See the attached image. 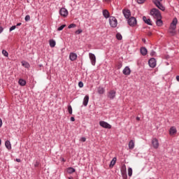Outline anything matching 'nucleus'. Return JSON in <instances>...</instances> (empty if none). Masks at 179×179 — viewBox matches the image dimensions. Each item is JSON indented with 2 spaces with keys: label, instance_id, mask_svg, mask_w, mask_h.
Returning <instances> with one entry per match:
<instances>
[{
  "label": "nucleus",
  "instance_id": "f257e3e1",
  "mask_svg": "<svg viewBox=\"0 0 179 179\" xmlns=\"http://www.w3.org/2000/svg\"><path fill=\"white\" fill-rule=\"evenodd\" d=\"M150 15L154 17V19H162V14L160 11L157 8H152L150 10Z\"/></svg>",
  "mask_w": 179,
  "mask_h": 179
},
{
  "label": "nucleus",
  "instance_id": "f03ea898",
  "mask_svg": "<svg viewBox=\"0 0 179 179\" xmlns=\"http://www.w3.org/2000/svg\"><path fill=\"white\" fill-rule=\"evenodd\" d=\"M162 1L163 0H152L153 3L157 6V8H159L160 10H165V8L163 6V4H162Z\"/></svg>",
  "mask_w": 179,
  "mask_h": 179
},
{
  "label": "nucleus",
  "instance_id": "7ed1b4c3",
  "mask_svg": "<svg viewBox=\"0 0 179 179\" xmlns=\"http://www.w3.org/2000/svg\"><path fill=\"white\" fill-rule=\"evenodd\" d=\"M109 23H110L111 27H117V24H118L117 18L115 17H110Z\"/></svg>",
  "mask_w": 179,
  "mask_h": 179
},
{
  "label": "nucleus",
  "instance_id": "20e7f679",
  "mask_svg": "<svg viewBox=\"0 0 179 179\" xmlns=\"http://www.w3.org/2000/svg\"><path fill=\"white\" fill-rule=\"evenodd\" d=\"M128 24H129L131 27H135L137 24L136 18L135 17H131L128 20Z\"/></svg>",
  "mask_w": 179,
  "mask_h": 179
},
{
  "label": "nucleus",
  "instance_id": "39448f33",
  "mask_svg": "<svg viewBox=\"0 0 179 179\" xmlns=\"http://www.w3.org/2000/svg\"><path fill=\"white\" fill-rule=\"evenodd\" d=\"M99 125L102 127V128H106V129H111V125L105 121H100Z\"/></svg>",
  "mask_w": 179,
  "mask_h": 179
},
{
  "label": "nucleus",
  "instance_id": "423d86ee",
  "mask_svg": "<svg viewBox=\"0 0 179 179\" xmlns=\"http://www.w3.org/2000/svg\"><path fill=\"white\" fill-rule=\"evenodd\" d=\"M89 58L91 61L92 65L94 66V65H96V55L93 53H89Z\"/></svg>",
  "mask_w": 179,
  "mask_h": 179
},
{
  "label": "nucleus",
  "instance_id": "0eeeda50",
  "mask_svg": "<svg viewBox=\"0 0 179 179\" xmlns=\"http://www.w3.org/2000/svg\"><path fill=\"white\" fill-rule=\"evenodd\" d=\"M59 15H61L63 17H66L68 16V10L65 8H62L59 10Z\"/></svg>",
  "mask_w": 179,
  "mask_h": 179
},
{
  "label": "nucleus",
  "instance_id": "6e6552de",
  "mask_svg": "<svg viewBox=\"0 0 179 179\" xmlns=\"http://www.w3.org/2000/svg\"><path fill=\"white\" fill-rule=\"evenodd\" d=\"M122 12L124 17L126 19H129V17L131 16V11L128 9H124Z\"/></svg>",
  "mask_w": 179,
  "mask_h": 179
},
{
  "label": "nucleus",
  "instance_id": "1a4fd4ad",
  "mask_svg": "<svg viewBox=\"0 0 179 179\" xmlns=\"http://www.w3.org/2000/svg\"><path fill=\"white\" fill-rule=\"evenodd\" d=\"M150 68H155L156 66V59L151 58L148 62Z\"/></svg>",
  "mask_w": 179,
  "mask_h": 179
},
{
  "label": "nucleus",
  "instance_id": "9d476101",
  "mask_svg": "<svg viewBox=\"0 0 179 179\" xmlns=\"http://www.w3.org/2000/svg\"><path fill=\"white\" fill-rule=\"evenodd\" d=\"M152 145L154 149H157L159 148V141L157 140V138L152 139Z\"/></svg>",
  "mask_w": 179,
  "mask_h": 179
},
{
  "label": "nucleus",
  "instance_id": "9b49d317",
  "mask_svg": "<svg viewBox=\"0 0 179 179\" xmlns=\"http://www.w3.org/2000/svg\"><path fill=\"white\" fill-rule=\"evenodd\" d=\"M176 134H177V129L176 127H171L169 129V135H171V136H174Z\"/></svg>",
  "mask_w": 179,
  "mask_h": 179
},
{
  "label": "nucleus",
  "instance_id": "f8f14e48",
  "mask_svg": "<svg viewBox=\"0 0 179 179\" xmlns=\"http://www.w3.org/2000/svg\"><path fill=\"white\" fill-rule=\"evenodd\" d=\"M176 29L174 26L170 27L169 29V33L171 34V36H176Z\"/></svg>",
  "mask_w": 179,
  "mask_h": 179
},
{
  "label": "nucleus",
  "instance_id": "ddd939ff",
  "mask_svg": "<svg viewBox=\"0 0 179 179\" xmlns=\"http://www.w3.org/2000/svg\"><path fill=\"white\" fill-rule=\"evenodd\" d=\"M143 20L146 23V24H149V26H152V21H150V18H148L146 17V16H143Z\"/></svg>",
  "mask_w": 179,
  "mask_h": 179
},
{
  "label": "nucleus",
  "instance_id": "4468645a",
  "mask_svg": "<svg viewBox=\"0 0 179 179\" xmlns=\"http://www.w3.org/2000/svg\"><path fill=\"white\" fill-rule=\"evenodd\" d=\"M123 74L127 76L131 75V69H129L128 66H126L123 69Z\"/></svg>",
  "mask_w": 179,
  "mask_h": 179
},
{
  "label": "nucleus",
  "instance_id": "2eb2a0df",
  "mask_svg": "<svg viewBox=\"0 0 179 179\" xmlns=\"http://www.w3.org/2000/svg\"><path fill=\"white\" fill-rule=\"evenodd\" d=\"M69 58L71 61H76V58H78V55L76 53L71 52L70 53Z\"/></svg>",
  "mask_w": 179,
  "mask_h": 179
},
{
  "label": "nucleus",
  "instance_id": "dca6fc26",
  "mask_svg": "<svg viewBox=\"0 0 179 179\" xmlns=\"http://www.w3.org/2000/svg\"><path fill=\"white\" fill-rule=\"evenodd\" d=\"M108 97L111 99H114V97H115V91L114 90L110 91L108 93Z\"/></svg>",
  "mask_w": 179,
  "mask_h": 179
},
{
  "label": "nucleus",
  "instance_id": "f3484780",
  "mask_svg": "<svg viewBox=\"0 0 179 179\" xmlns=\"http://www.w3.org/2000/svg\"><path fill=\"white\" fill-rule=\"evenodd\" d=\"M122 176L124 179L128 178V176H127V169L124 168V166H122Z\"/></svg>",
  "mask_w": 179,
  "mask_h": 179
},
{
  "label": "nucleus",
  "instance_id": "a211bd4d",
  "mask_svg": "<svg viewBox=\"0 0 179 179\" xmlns=\"http://www.w3.org/2000/svg\"><path fill=\"white\" fill-rule=\"evenodd\" d=\"M89 103V95H86L83 99V106L86 107Z\"/></svg>",
  "mask_w": 179,
  "mask_h": 179
},
{
  "label": "nucleus",
  "instance_id": "6ab92c4d",
  "mask_svg": "<svg viewBox=\"0 0 179 179\" xmlns=\"http://www.w3.org/2000/svg\"><path fill=\"white\" fill-rule=\"evenodd\" d=\"M134 148H135V141H134V140H131L129 142V148L131 149V150H132Z\"/></svg>",
  "mask_w": 179,
  "mask_h": 179
},
{
  "label": "nucleus",
  "instance_id": "aec40b11",
  "mask_svg": "<svg viewBox=\"0 0 179 179\" xmlns=\"http://www.w3.org/2000/svg\"><path fill=\"white\" fill-rule=\"evenodd\" d=\"M103 15L106 19H108V17H110V12H108L107 10H103Z\"/></svg>",
  "mask_w": 179,
  "mask_h": 179
},
{
  "label": "nucleus",
  "instance_id": "412c9836",
  "mask_svg": "<svg viewBox=\"0 0 179 179\" xmlns=\"http://www.w3.org/2000/svg\"><path fill=\"white\" fill-rule=\"evenodd\" d=\"M156 20H157L156 21L157 26H159V27L163 26V21L162 20V18H157Z\"/></svg>",
  "mask_w": 179,
  "mask_h": 179
},
{
  "label": "nucleus",
  "instance_id": "4be33fe9",
  "mask_svg": "<svg viewBox=\"0 0 179 179\" xmlns=\"http://www.w3.org/2000/svg\"><path fill=\"white\" fill-rule=\"evenodd\" d=\"M49 44H50V47H51L52 48H54V47H55L57 43H56L55 41H54L53 39H50V40L49 41Z\"/></svg>",
  "mask_w": 179,
  "mask_h": 179
},
{
  "label": "nucleus",
  "instance_id": "5701e85b",
  "mask_svg": "<svg viewBox=\"0 0 179 179\" xmlns=\"http://www.w3.org/2000/svg\"><path fill=\"white\" fill-rule=\"evenodd\" d=\"M97 92L99 94H104V92H106V90H104V88L99 87L97 88Z\"/></svg>",
  "mask_w": 179,
  "mask_h": 179
},
{
  "label": "nucleus",
  "instance_id": "b1692460",
  "mask_svg": "<svg viewBox=\"0 0 179 179\" xmlns=\"http://www.w3.org/2000/svg\"><path fill=\"white\" fill-rule=\"evenodd\" d=\"M177 22H178V20H177V18H174L172 21V22L171 23V25L170 27H175V28H177Z\"/></svg>",
  "mask_w": 179,
  "mask_h": 179
},
{
  "label": "nucleus",
  "instance_id": "393cba45",
  "mask_svg": "<svg viewBox=\"0 0 179 179\" xmlns=\"http://www.w3.org/2000/svg\"><path fill=\"white\" fill-rule=\"evenodd\" d=\"M5 146L8 149V150H10V149H12V145H10V141H6Z\"/></svg>",
  "mask_w": 179,
  "mask_h": 179
},
{
  "label": "nucleus",
  "instance_id": "a878e982",
  "mask_svg": "<svg viewBox=\"0 0 179 179\" xmlns=\"http://www.w3.org/2000/svg\"><path fill=\"white\" fill-rule=\"evenodd\" d=\"M141 52L142 55H146L148 54V49H146L145 48H141Z\"/></svg>",
  "mask_w": 179,
  "mask_h": 179
},
{
  "label": "nucleus",
  "instance_id": "bb28decb",
  "mask_svg": "<svg viewBox=\"0 0 179 179\" xmlns=\"http://www.w3.org/2000/svg\"><path fill=\"white\" fill-rule=\"evenodd\" d=\"M18 83L20 86H26V80L20 78L18 81Z\"/></svg>",
  "mask_w": 179,
  "mask_h": 179
},
{
  "label": "nucleus",
  "instance_id": "cd10ccee",
  "mask_svg": "<svg viewBox=\"0 0 179 179\" xmlns=\"http://www.w3.org/2000/svg\"><path fill=\"white\" fill-rule=\"evenodd\" d=\"M117 162V158L114 157L112 161L110 162V167H114L115 163Z\"/></svg>",
  "mask_w": 179,
  "mask_h": 179
},
{
  "label": "nucleus",
  "instance_id": "c85d7f7f",
  "mask_svg": "<svg viewBox=\"0 0 179 179\" xmlns=\"http://www.w3.org/2000/svg\"><path fill=\"white\" fill-rule=\"evenodd\" d=\"M67 173H69V174H72V173H75V169L72 167L67 169Z\"/></svg>",
  "mask_w": 179,
  "mask_h": 179
},
{
  "label": "nucleus",
  "instance_id": "c756f323",
  "mask_svg": "<svg viewBox=\"0 0 179 179\" xmlns=\"http://www.w3.org/2000/svg\"><path fill=\"white\" fill-rule=\"evenodd\" d=\"M22 66H24V68L30 67V64H29V63H27V62H22Z\"/></svg>",
  "mask_w": 179,
  "mask_h": 179
},
{
  "label": "nucleus",
  "instance_id": "7c9ffc66",
  "mask_svg": "<svg viewBox=\"0 0 179 179\" xmlns=\"http://www.w3.org/2000/svg\"><path fill=\"white\" fill-rule=\"evenodd\" d=\"M2 54L4 55V57H9V53H8V51L3 50H2Z\"/></svg>",
  "mask_w": 179,
  "mask_h": 179
},
{
  "label": "nucleus",
  "instance_id": "2f4dec72",
  "mask_svg": "<svg viewBox=\"0 0 179 179\" xmlns=\"http://www.w3.org/2000/svg\"><path fill=\"white\" fill-rule=\"evenodd\" d=\"M128 176L129 177H132V168L128 169Z\"/></svg>",
  "mask_w": 179,
  "mask_h": 179
},
{
  "label": "nucleus",
  "instance_id": "473e14b6",
  "mask_svg": "<svg viewBox=\"0 0 179 179\" xmlns=\"http://www.w3.org/2000/svg\"><path fill=\"white\" fill-rule=\"evenodd\" d=\"M64 27H66V24H63L62 25L61 27H59L58 29H57V31H61L62 30H64Z\"/></svg>",
  "mask_w": 179,
  "mask_h": 179
},
{
  "label": "nucleus",
  "instance_id": "72a5a7b5",
  "mask_svg": "<svg viewBox=\"0 0 179 179\" xmlns=\"http://www.w3.org/2000/svg\"><path fill=\"white\" fill-rule=\"evenodd\" d=\"M116 38L117 40H122V36L121 35V34H116Z\"/></svg>",
  "mask_w": 179,
  "mask_h": 179
},
{
  "label": "nucleus",
  "instance_id": "f704fd0d",
  "mask_svg": "<svg viewBox=\"0 0 179 179\" xmlns=\"http://www.w3.org/2000/svg\"><path fill=\"white\" fill-rule=\"evenodd\" d=\"M68 111L69 114H72V106L71 105L68 106Z\"/></svg>",
  "mask_w": 179,
  "mask_h": 179
},
{
  "label": "nucleus",
  "instance_id": "c9c22d12",
  "mask_svg": "<svg viewBox=\"0 0 179 179\" xmlns=\"http://www.w3.org/2000/svg\"><path fill=\"white\" fill-rule=\"evenodd\" d=\"M73 27H76V24H71L68 27L69 29H73Z\"/></svg>",
  "mask_w": 179,
  "mask_h": 179
},
{
  "label": "nucleus",
  "instance_id": "e433bc0d",
  "mask_svg": "<svg viewBox=\"0 0 179 179\" xmlns=\"http://www.w3.org/2000/svg\"><path fill=\"white\" fill-rule=\"evenodd\" d=\"M30 20V15H27L25 16V22H29Z\"/></svg>",
  "mask_w": 179,
  "mask_h": 179
},
{
  "label": "nucleus",
  "instance_id": "4c0bfd02",
  "mask_svg": "<svg viewBox=\"0 0 179 179\" xmlns=\"http://www.w3.org/2000/svg\"><path fill=\"white\" fill-rule=\"evenodd\" d=\"M15 29H16V25H13V26H12L10 28V31H13V30H15Z\"/></svg>",
  "mask_w": 179,
  "mask_h": 179
},
{
  "label": "nucleus",
  "instance_id": "58836bf2",
  "mask_svg": "<svg viewBox=\"0 0 179 179\" xmlns=\"http://www.w3.org/2000/svg\"><path fill=\"white\" fill-rule=\"evenodd\" d=\"M146 0H137L138 3H144Z\"/></svg>",
  "mask_w": 179,
  "mask_h": 179
},
{
  "label": "nucleus",
  "instance_id": "ea45409f",
  "mask_svg": "<svg viewBox=\"0 0 179 179\" xmlns=\"http://www.w3.org/2000/svg\"><path fill=\"white\" fill-rule=\"evenodd\" d=\"M80 142H86V138L82 137V138L80 139Z\"/></svg>",
  "mask_w": 179,
  "mask_h": 179
},
{
  "label": "nucleus",
  "instance_id": "a19ab883",
  "mask_svg": "<svg viewBox=\"0 0 179 179\" xmlns=\"http://www.w3.org/2000/svg\"><path fill=\"white\" fill-rule=\"evenodd\" d=\"M82 33V29H78L76 31V34H80Z\"/></svg>",
  "mask_w": 179,
  "mask_h": 179
},
{
  "label": "nucleus",
  "instance_id": "79ce46f5",
  "mask_svg": "<svg viewBox=\"0 0 179 179\" xmlns=\"http://www.w3.org/2000/svg\"><path fill=\"white\" fill-rule=\"evenodd\" d=\"M78 86H79V87H83V83L80 82V83H78Z\"/></svg>",
  "mask_w": 179,
  "mask_h": 179
},
{
  "label": "nucleus",
  "instance_id": "37998d69",
  "mask_svg": "<svg viewBox=\"0 0 179 179\" xmlns=\"http://www.w3.org/2000/svg\"><path fill=\"white\" fill-rule=\"evenodd\" d=\"M155 54H156V52L153 50L150 52V55H152V57H153V55H155Z\"/></svg>",
  "mask_w": 179,
  "mask_h": 179
},
{
  "label": "nucleus",
  "instance_id": "c03bdc74",
  "mask_svg": "<svg viewBox=\"0 0 179 179\" xmlns=\"http://www.w3.org/2000/svg\"><path fill=\"white\" fill-rule=\"evenodd\" d=\"M2 31H3V28L0 26V34L2 33Z\"/></svg>",
  "mask_w": 179,
  "mask_h": 179
},
{
  "label": "nucleus",
  "instance_id": "a18cd8bd",
  "mask_svg": "<svg viewBox=\"0 0 179 179\" xmlns=\"http://www.w3.org/2000/svg\"><path fill=\"white\" fill-rule=\"evenodd\" d=\"M2 127V119L0 118V128Z\"/></svg>",
  "mask_w": 179,
  "mask_h": 179
},
{
  "label": "nucleus",
  "instance_id": "49530a36",
  "mask_svg": "<svg viewBox=\"0 0 179 179\" xmlns=\"http://www.w3.org/2000/svg\"><path fill=\"white\" fill-rule=\"evenodd\" d=\"M71 121H72V122L75 121V117H71Z\"/></svg>",
  "mask_w": 179,
  "mask_h": 179
},
{
  "label": "nucleus",
  "instance_id": "de8ad7c7",
  "mask_svg": "<svg viewBox=\"0 0 179 179\" xmlns=\"http://www.w3.org/2000/svg\"><path fill=\"white\" fill-rule=\"evenodd\" d=\"M16 162H17L18 163H20L21 160L20 159H16Z\"/></svg>",
  "mask_w": 179,
  "mask_h": 179
},
{
  "label": "nucleus",
  "instance_id": "09e8293b",
  "mask_svg": "<svg viewBox=\"0 0 179 179\" xmlns=\"http://www.w3.org/2000/svg\"><path fill=\"white\" fill-rule=\"evenodd\" d=\"M148 36H152V32H150V31L148 32Z\"/></svg>",
  "mask_w": 179,
  "mask_h": 179
},
{
  "label": "nucleus",
  "instance_id": "8fccbe9b",
  "mask_svg": "<svg viewBox=\"0 0 179 179\" xmlns=\"http://www.w3.org/2000/svg\"><path fill=\"white\" fill-rule=\"evenodd\" d=\"M176 80H177L178 82H179V76H176Z\"/></svg>",
  "mask_w": 179,
  "mask_h": 179
},
{
  "label": "nucleus",
  "instance_id": "3c124183",
  "mask_svg": "<svg viewBox=\"0 0 179 179\" xmlns=\"http://www.w3.org/2000/svg\"><path fill=\"white\" fill-rule=\"evenodd\" d=\"M136 120H137V121H141V117H136Z\"/></svg>",
  "mask_w": 179,
  "mask_h": 179
},
{
  "label": "nucleus",
  "instance_id": "603ef678",
  "mask_svg": "<svg viewBox=\"0 0 179 179\" xmlns=\"http://www.w3.org/2000/svg\"><path fill=\"white\" fill-rule=\"evenodd\" d=\"M16 26H22V23L19 22V23L17 24Z\"/></svg>",
  "mask_w": 179,
  "mask_h": 179
},
{
  "label": "nucleus",
  "instance_id": "864d4df0",
  "mask_svg": "<svg viewBox=\"0 0 179 179\" xmlns=\"http://www.w3.org/2000/svg\"><path fill=\"white\" fill-rule=\"evenodd\" d=\"M142 41H143V43H146V39L143 38V39H142Z\"/></svg>",
  "mask_w": 179,
  "mask_h": 179
},
{
  "label": "nucleus",
  "instance_id": "5fc2aeb1",
  "mask_svg": "<svg viewBox=\"0 0 179 179\" xmlns=\"http://www.w3.org/2000/svg\"><path fill=\"white\" fill-rule=\"evenodd\" d=\"M37 166H38V163L36 162V164H35V167H37Z\"/></svg>",
  "mask_w": 179,
  "mask_h": 179
},
{
  "label": "nucleus",
  "instance_id": "6e6d98bb",
  "mask_svg": "<svg viewBox=\"0 0 179 179\" xmlns=\"http://www.w3.org/2000/svg\"><path fill=\"white\" fill-rule=\"evenodd\" d=\"M62 162H66L65 159L62 158Z\"/></svg>",
  "mask_w": 179,
  "mask_h": 179
},
{
  "label": "nucleus",
  "instance_id": "4d7b16f0",
  "mask_svg": "<svg viewBox=\"0 0 179 179\" xmlns=\"http://www.w3.org/2000/svg\"><path fill=\"white\" fill-rule=\"evenodd\" d=\"M0 145H1V139H0Z\"/></svg>",
  "mask_w": 179,
  "mask_h": 179
}]
</instances>
